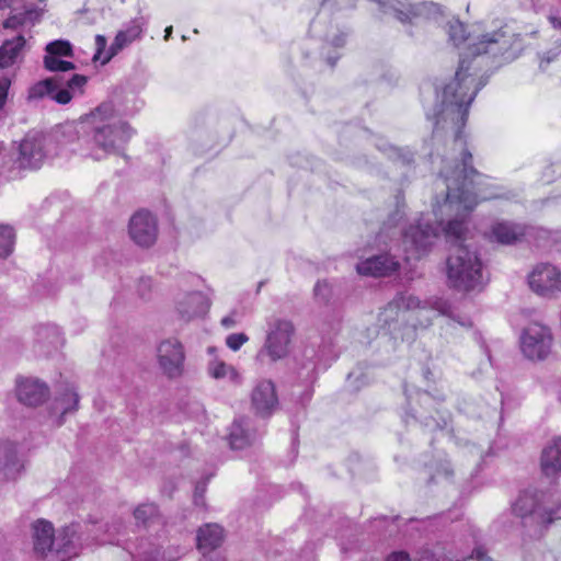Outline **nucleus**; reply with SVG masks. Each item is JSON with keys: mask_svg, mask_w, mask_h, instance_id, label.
<instances>
[{"mask_svg": "<svg viewBox=\"0 0 561 561\" xmlns=\"http://www.w3.org/2000/svg\"><path fill=\"white\" fill-rule=\"evenodd\" d=\"M151 285V278H146V279H142L141 283H140V286L142 287H150Z\"/></svg>", "mask_w": 561, "mask_h": 561, "instance_id": "54", "label": "nucleus"}, {"mask_svg": "<svg viewBox=\"0 0 561 561\" xmlns=\"http://www.w3.org/2000/svg\"><path fill=\"white\" fill-rule=\"evenodd\" d=\"M531 230V227L524 224L501 220L491 225L488 237L491 241L511 245L522 241Z\"/></svg>", "mask_w": 561, "mask_h": 561, "instance_id": "11", "label": "nucleus"}, {"mask_svg": "<svg viewBox=\"0 0 561 561\" xmlns=\"http://www.w3.org/2000/svg\"><path fill=\"white\" fill-rule=\"evenodd\" d=\"M251 404L262 416H268L276 410L278 398L272 380L263 379L256 382L251 392Z\"/></svg>", "mask_w": 561, "mask_h": 561, "instance_id": "13", "label": "nucleus"}, {"mask_svg": "<svg viewBox=\"0 0 561 561\" xmlns=\"http://www.w3.org/2000/svg\"><path fill=\"white\" fill-rule=\"evenodd\" d=\"M24 465L19 456L18 446L14 443L5 442L0 445V470L7 478L14 479L23 469Z\"/></svg>", "mask_w": 561, "mask_h": 561, "instance_id": "20", "label": "nucleus"}, {"mask_svg": "<svg viewBox=\"0 0 561 561\" xmlns=\"http://www.w3.org/2000/svg\"><path fill=\"white\" fill-rule=\"evenodd\" d=\"M324 28V19L322 18V13L318 15L316 20H313L310 24V34L311 36L319 37L320 39L329 43L331 46L337 48L342 47L345 43L346 34L340 32L336 27L330 26V28Z\"/></svg>", "mask_w": 561, "mask_h": 561, "instance_id": "26", "label": "nucleus"}, {"mask_svg": "<svg viewBox=\"0 0 561 561\" xmlns=\"http://www.w3.org/2000/svg\"><path fill=\"white\" fill-rule=\"evenodd\" d=\"M430 470V479L427 481L431 483H440V482H451L454 477V470L449 460L443 459L433 465L428 466Z\"/></svg>", "mask_w": 561, "mask_h": 561, "instance_id": "31", "label": "nucleus"}, {"mask_svg": "<svg viewBox=\"0 0 561 561\" xmlns=\"http://www.w3.org/2000/svg\"><path fill=\"white\" fill-rule=\"evenodd\" d=\"M79 397L75 389H67L61 398L56 400V411H61V414L75 411L78 408Z\"/></svg>", "mask_w": 561, "mask_h": 561, "instance_id": "35", "label": "nucleus"}, {"mask_svg": "<svg viewBox=\"0 0 561 561\" xmlns=\"http://www.w3.org/2000/svg\"><path fill=\"white\" fill-rule=\"evenodd\" d=\"M294 325L290 321L277 319L268 324L263 346L259 350L255 360L263 363L265 358L275 363L286 358L290 353Z\"/></svg>", "mask_w": 561, "mask_h": 561, "instance_id": "5", "label": "nucleus"}, {"mask_svg": "<svg viewBox=\"0 0 561 561\" xmlns=\"http://www.w3.org/2000/svg\"><path fill=\"white\" fill-rule=\"evenodd\" d=\"M146 22L142 18H137L133 20L124 30H121L113 43L111 44L108 50L105 51L107 41L103 35L95 36V46L96 51L93 56L94 60L101 61V64L108 62L116 54H118L123 48L130 45L133 42L139 39L144 32Z\"/></svg>", "mask_w": 561, "mask_h": 561, "instance_id": "6", "label": "nucleus"}, {"mask_svg": "<svg viewBox=\"0 0 561 561\" xmlns=\"http://www.w3.org/2000/svg\"><path fill=\"white\" fill-rule=\"evenodd\" d=\"M528 283L538 295L552 297L561 290V272L554 265L541 263L533 270Z\"/></svg>", "mask_w": 561, "mask_h": 561, "instance_id": "9", "label": "nucleus"}, {"mask_svg": "<svg viewBox=\"0 0 561 561\" xmlns=\"http://www.w3.org/2000/svg\"><path fill=\"white\" fill-rule=\"evenodd\" d=\"M208 307V301L201 291L183 294L176 299L178 312L184 320H191L205 314Z\"/></svg>", "mask_w": 561, "mask_h": 561, "instance_id": "17", "label": "nucleus"}, {"mask_svg": "<svg viewBox=\"0 0 561 561\" xmlns=\"http://www.w3.org/2000/svg\"><path fill=\"white\" fill-rule=\"evenodd\" d=\"M41 16V11L37 9H28L24 12L13 14L9 16L3 26L5 28H18L22 26H32Z\"/></svg>", "mask_w": 561, "mask_h": 561, "instance_id": "32", "label": "nucleus"}, {"mask_svg": "<svg viewBox=\"0 0 561 561\" xmlns=\"http://www.w3.org/2000/svg\"><path fill=\"white\" fill-rule=\"evenodd\" d=\"M541 470L547 477L561 472V437L554 438L541 454Z\"/></svg>", "mask_w": 561, "mask_h": 561, "instance_id": "23", "label": "nucleus"}, {"mask_svg": "<svg viewBox=\"0 0 561 561\" xmlns=\"http://www.w3.org/2000/svg\"><path fill=\"white\" fill-rule=\"evenodd\" d=\"M46 138L41 135L26 136L19 148L18 162L24 169H37L41 167L46 152L44 146Z\"/></svg>", "mask_w": 561, "mask_h": 561, "instance_id": "12", "label": "nucleus"}, {"mask_svg": "<svg viewBox=\"0 0 561 561\" xmlns=\"http://www.w3.org/2000/svg\"><path fill=\"white\" fill-rule=\"evenodd\" d=\"M399 268V263L389 255H376L359 262L356 271L363 276H388Z\"/></svg>", "mask_w": 561, "mask_h": 561, "instance_id": "18", "label": "nucleus"}, {"mask_svg": "<svg viewBox=\"0 0 561 561\" xmlns=\"http://www.w3.org/2000/svg\"><path fill=\"white\" fill-rule=\"evenodd\" d=\"M330 291V285L325 280L318 282L314 286V295L320 299L325 300L329 297Z\"/></svg>", "mask_w": 561, "mask_h": 561, "instance_id": "42", "label": "nucleus"}, {"mask_svg": "<svg viewBox=\"0 0 561 561\" xmlns=\"http://www.w3.org/2000/svg\"><path fill=\"white\" fill-rule=\"evenodd\" d=\"M10 84H11V80L9 78H2L0 80V110H2V107L5 104Z\"/></svg>", "mask_w": 561, "mask_h": 561, "instance_id": "43", "label": "nucleus"}, {"mask_svg": "<svg viewBox=\"0 0 561 561\" xmlns=\"http://www.w3.org/2000/svg\"><path fill=\"white\" fill-rule=\"evenodd\" d=\"M215 351H216V350H215V347H208V350H207V352H208L209 354L215 353Z\"/></svg>", "mask_w": 561, "mask_h": 561, "instance_id": "57", "label": "nucleus"}, {"mask_svg": "<svg viewBox=\"0 0 561 561\" xmlns=\"http://www.w3.org/2000/svg\"><path fill=\"white\" fill-rule=\"evenodd\" d=\"M405 403L403 404V422L407 425L417 424V408L420 405V390L416 386H404Z\"/></svg>", "mask_w": 561, "mask_h": 561, "instance_id": "27", "label": "nucleus"}, {"mask_svg": "<svg viewBox=\"0 0 561 561\" xmlns=\"http://www.w3.org/2000/svg\"><path fill=\"white\" fill-rule=\"evenodd\" d=\"M386 13H393L402 23L412 22L417 19V8L405 3L402 0H388L381 3Z\"/></svg>", "mask_w": 561, "mask_h": 561, "instance_id": "30", "label": "nucleus"}, {"mask_svg": "<svg viewBox=\"0 0 561 561\" xmlns=\"http://www.w3.org/2000/svg\"><path fill=\"white\" fill-rule=\"evenodd\" d=\"M26 39L23 35H18L7 39L0 46V68H9L22 61Z\"/></svg>", "mask_w": 561, "mask_h": 561, "instance_id": "21", "label": "nucleus"}, {"mask_svg": "<svg viewBox=\"0 0 561 561\" xmlns=\"http://www.w3.org/2000/svg\"><path fill=\"white\" fill-rule=\"evenodd\" d=\"M309 370H310V371H313V370H314V365H313V364H311V365H310V369H309Z\"/></svg>", "mask_w": 561, "mask_h": 561, "instance_id": "58", "label": "nucleus"}, {"mask_svg": "<svg viewBox=\"0 0 561 561\" xmlns=\"http://www.w3.org/2000/svg\"><path fill=\"white\" fill-rule=\"evenodd\" d=\"M38 337L41 340H47L48 343L57 345L60 342L59 330L55 325H44L38 330Z\"/></svg>", "mask_w": 561, "mask_h": 561, "instance_id": "40", "label": "nucleus"}, {"mask_svg": "<svg viewBox=\"0 0 561 561\" xmlns=\"http://www.w3.org/2000/svg\"><path fill=\"white\" fill-rule=\"evenodd\" d=\"M237 323H238V319H237L236 312H231L230 314H228L221 319V325L226 329H231V328L236 327Z\"/></svg>", "mask_w": 561, "mask_h": 561, "instance_id": "45", "label": "nucleus"}, {"mask_svg": "<svg viewBox=\"0 0 561 561\" xmlns=\"http://www.w3.org/2000/svg\"><path fill=\"white\" fill-rule=\"evenodd\" d=\"M34 549L37 553L45 554L54 548V527L44 519H39L33 525Z\"/></svg>", "mask_w": 561, "mask_h": 561, "instance_id": "24", "label": "nucleus"}, {"mask_svg": "<svg viewBox=\"0 0 561 561\" xmlns=\"http://www.w3.org/2000/svg\"><path fill=\"white\" fill-rule=\"evenodd\" d=\"M478 533L479 531H476V530L472 533V537H473L474 542L478 541V538H479Z\"/></svg>", "mask_w": 561, "mask_h": 561, "instance_id": "56", "label": "nucleus"}, {"mask_svg": "<svg viewBox=\"0 0 561 561\" xmlns=\"http://www.w3.org/2000/svg\"><path fill=\"white\" fill-rule=\"evenodd\" d=\"M88 78L82 75H72L65 79L64 76H54L33 84L28 91L30 99L50 98L58 104H68L72 99L84 92Z\"/></svg>", "mask_w": 561, "mask_h": 561, "instance_id": "4", "label": "nucleus"}, {"mask_svg": "<svg viewBox=\"0 0 561 561\" xmlns=\"http://www.w3.org/2000/svg\"><path fill=\"white\" fill-rule=\"evenodd\" d=\"M134 516L137 523L146 526L158 517V507L153 503H144L135 508Z\"/></svg>", "mask_w": 561, "mask_h": 561, "instance_id": "36", "label": "nucleus"}, {"mask_svg": "<svg viewBox=\"0 0 561 561\" xmlns=\"http://www.w3.org/2000/svg\"><path fill=\"white\" fill-rule=\"evenodd\" d=\"M158 363L170 378L180 377L184 371L185 352L183 344L175 337L160 342L157 347Z\"/></svg>", "mask_w": 561, "mask_h": 561, "instance_id": "8", "label": "nucleus"}, {"mask_svg": "<svg viewBox=\"0 0 561 561\" xmlns=\"http://www.w3.org/2000/svg\"><path fill=\"white\" fill-rule=\"evenodd\" d=\"M419 299L413 297L401 296L397 300L390 302L380 313V321L385 324L390 325V321L399 320L401 307L404 306L407 309L419 307Z\"/></svg>", "mask_w": 561, "mask_h": 561, "instance_id": "29", "label": "nucleus"}, {"mask_svg": "<svg viewBox=\"0 0 561 561\" xmlns=\"http://www.w3.org/2000/svg\"><path fill=\"white\" fill-rule=\"evenodd\" d=\"M386 561H410V557L404 551L392 552Z\"/></svg>", "mask_w": 561, "mask_h": 561, "instance_id": "46", "label": "nucleus"}, {"mask_svg": "<svg viewBox=\"0 0 561 561\" xmlns=\"http://www.w3.org/2000/svg\"><path fill=\"white\" fill-rule=\"evenodd\" d=\"M424 391H425L428 396H431L433 399H435V400L442 401V400H444V399H445V396H444L443 391H440V390H437V389H433V390H431V389H425Z\"/></svg>", "mask_w": 561, "mask_h": 561, "instance_id": "48", "label": "nucleus"}, {"mask_svg": "<svg viewBox=\"0 0 561 561\" xmlns=\"http://www.w3.org/2000/svg\"><path fill=\"white\" fill-rule=\"evenodd\" d=\"M325 58H327V61L329 65L334 66L336 60L339 59V56L337 55L336 56L328 55Z\"/></svg>", "mask_w": 561, "mask_h": 561, "instance_id": "51", "label": "nucleus"}, {"mask_svg": "<svg viewBox=\"0 0 561 561\" xmlns=\"http://www.w3.org/2000/svg\"><path fill=\"white\" fill-rule=\"evenodd\" d=\"M249 341L244 333H232L226 337V345L233 352L239 351Z\"/></svg>", "mask_w": 561, "mask_h": 561, "instance_id": "41", "label": "nucleus"}, {"mask_svg": "<svg viewBox=\"0 0 561 561\" xmlns=\"http://www.w3.org/2000/svg\"><path fill=\"white\" fill-rule=\"evenodd\" d=\"M15 232L9 225H0V256L10 255L14 249Z\"/></svg>", "mask_w": 561, "mask_h": 561, "instance_id": "33", "label": "nucleus"}, {"mask_svg": "<svg viewBox=\"0 0 561 561\" xmlns=\"http://www.w3.org/2000/svg\"><path fill=\"white\" fill-rule=\"evenodd\" d=\"M80 546V537L78 535V525L72 524L64 527L55 537L54 548L62 558H71L77 554Z\"/></svg>", "mask_w": 561, "mask_h": 561, "instance_id": "19", "label": "nucleus"}, {"mask_svg": "<svg viewBox=\"0 0 561 561\" xmlns=\"http://www.w3.org/2000/svg\"><path fill=\"white\" fill-rule=\"evenodd\" d=\"M128 232L137 245L149 248L158 237L157 219L147 210L137 211L129 220Z\"/></svg>", "mask_w": 561, "mask_h": 561, "instance_id": "10", "label": "nucleus"}, {"mask_svg": "<svg viewBox=\"0 0 561 561\" xmlns=\"http://www.w3.org/2000/svg\"><path fill=\"white\" fill-rule=\"evenodd\" d=\"M552 335L550 330L541 324L528 325L520 336L523 354L531 360H543L551 353Z\"/></svg>", "mask_w": 561, "mask_h": 561, "instance_id": "7", "label": "nucleus"}, {"mask_svg": "<svg viewBox=\"0 0 561 561\" xmlns=\"http://www.w3.org/2000/svg\"><path fill=\"white\" fill-rule=\"evenodd\" d=\"M454 321H457L460 325L462 327H470L471 325V321L468 319V318H465V319H459V318H456L455 316L451 318Z\"/></svg>", "mask_w": 561, "mask_h": 561, "instance_id": "50", "label": "nucleus"}, {"mask_svg": "<svg viewBox=\"0 0 561 561\" xmlns=\"http://www.w3.org/2000/svg\"><path fill=\"white\" fill-rule=\"evenodd\" d=\"M447 26H448L447 33H448L449 39L454 43V45L458 46L459 44H461L462 42L466 41V38H467L466 30H465L463 24L460 21H458V20L449 21L447 23Z\"/></svg>", "mask_w": 561, "mask_h": 561, "instance_id": "39", "label": "nucleus"}, {"mask_svg": "<svg viewBox=\"0 0 561 561\" xmlns=\"http://www.w3.org/2000/svg\"><path fill=\"white\" fill-rule=\"evenodd\" d=\"M542 497V494L526 490L513 504V512L522 518L523 527L536 537H541L553 520L561 518L560 508L545 506Z\"/></svg>", "mask_w": 561, "mask_h": 561, "instance_id": "3", "label": "nucleus"}, {"mask_svg": "<svg viewBox=\"0 0 561 561\" xmlns=\"http://www.w3.org/2000/svg\"><path fill=\"white\" fill-rule=\"evenodd\" d=\"M403 245L407 252L405 260H420L421 257V225L415 221L409 229L403 233Z\"/></svg>", "mask_w": 561, "mask_h": 561, "instance_id": "28", "label": "nucleus"}, {"mask_svg": "<svg viewBox=\"0 0 561 561\" xmlns=\"http://www.w3.org/2000/svg\"><path fill=\"white\" fill-rule=\"evenodd\" d=\"M522 49H467L460 54L458 67L454 77L447 82H435L436 106L428 119L433 122L434 134L451 131L459 153L453 165L445 159L439 170V176L446 187L445 199L436 201L434 213H455V219L444 227L450 252L446 259V275L448 285L460 291L480 290L489 278L484 272L483 262L477 251L466 244L467 228L465 218L479 202L501 198L495 187L486 183L488 178L473 165V157L467 148V137L463 133L469 108L479 91L486 84V79L479 76L473 65L483 55L502 57L504 61L517 58Z\"/></svg>", "mask_w": 561, "mask_h": 561, "instance_id": "1", "label": "nucleus"}, {"mask_svg": "<svg viewBox=\"0 0 561 561\" xmlns=\"http://www.w3.org/2000/svg\"><path fill=\"white\" fill-rule=\"evenodd\" d=\"M423 561H493L481 547H476L470 556L455 551L453 546H436L432 550L423 549Z\"/></svg>", "mask_w": 561, "mask_h": 561, "instance_id": "16", "label": "nucleus"}, {"mask_svg": "<svg viewBox=\"0 0 561 561\" xmlns=\"http://www.w3.org/2000/svg\"><path fill=\"white\" fill-rule=\"evenodd\" d=\"M354 0H324L323 7L337 5L340 9L353 5Z\"/></svg>", "mask_w": 561, "mask_h": 561, "instance_id": "44", "label": "nucleus"}, {"mask_svg": "<svg viewBox=\"0 0 561 561\" xmlns=\"http://www.w3.org/2000/svg\"><path fill=\"white\" fill-rule=\"evenodd\" d=\"M206 370L208 376L216 380H227L233 386H240L243 382L239 370L216 355L208 362Z\"/></svg>", "mask_w": 561, "mask_h": 561, "instance_id": "22", "label": "nucleus"}, {"mask_svg": "<svg viewBox=\"0 0 561 561\" xmlns=\"http://www.w3.org/2000/svg\"><path fill=\"white\" fill-rule=\"evenodd\" d=\"M46 53L53 56L70 57L72 56V48L69 42L58 39L47 44Z\"/></svg>", "mask_w": 561, "mask_h": 561, "instance_id": "38", "label": "nucleus"}, {"mask_svg": "<svg viewBox=\"0 0 561 561\" xmlns=\"http://www.w3.org/2000/svg\"><path fill=\"white\" fill-rule=\"evenodd\" d=\"M228 439L232 449H243L251 445L255 435L251 430L249 420H236L230 427Z\"/></svg>", "mask_w": 561, "mask_h": 561, "instance_id": "25", "label": "nucleus"}, {"mask_svg": "<svg viewBox=\"0 0 561 561\" xmlns=\"http://www.w3.org/2000/svg\"><path fill=\"white\" fill-rule=\"evenodd\" d=\"M18 400L25 405L41 404L48 396L45 382L32 377H18L15 380Z\"/></svg>", "mask_w": 561, "mask_h": 561, "instance_id": "14", "label": "nucleus"}, {"mask_svg": "<svg viewBox=\"0 0 561 561\" xmlns=\"http://www.w3.org/2000/svg\"><path fill=\"white\" fill-rule=\"evenodd\" d=\"M557 57V53L548 51L540 62V67L543 69V64H550Z\"/></svg>", "mask_w": 561, "mask_h": 561, "instance_id": "49", "label": "nucleus"}, {"mask_svg": "<svg viewBox=\"0 0 561 561\" xmlns=\"http://www.w3.org/2000/svg\"><path fill=\"white\" fill-rule=\"evenodd\" d=\"M164 33H165V34H164V38H165V39H169V38H170V36H171V34H172V26H168V27L165 28Z\"/></svg>", "mask_w": 561, "mask_h": 561, "instance_id": "55", "label": "nucleus"}, {"mask_svg": "<svg viewBox=\"0 0 561 561\" xmlns=\"http://www.w3.org/2000/svg\"><path fill=\"white\" fill-rule=\"evenodd\" d=\"M550 21L554 27L561 28V19L560 18H551Z\"/></svg>", "mask_w": 561, "mask_h": 561, "instance_id": "52", "label": "nucleus"}, {"mask_svg": "<svg viewBox=\"0 0 561 561\" xmlns=\"http://www.w3.org/2000/svg\"><path fill=\"white\" fill-rule=\"evenodd\" d=\"M45 68L49 71H69L75 69L71 61L62 60L60 56L47 55L44 57Z\"/></svg>", "mask_w": 561, "mask_h": 561, "instance_id": "37", "label": "nucleus"}, {"mask_svg": "<svg viewBox=\"0 0 561 561\" xmlns=\"http://www.w3.org/2000/svg\"><path fill=\"white\" fill-rule=\"evenodd\" d=\"M12 0H0V9L10 7Z\"/></svg>", "mask_w": 561, "mask_h": 561, "instance_id": "53", "label": "nucleus"}, {"mask_svg": "<svg viewBox=\"0 0 561 561\" xmlns=\"http://www.w3.org/2000/svg\"><path fill=\"white\" fill-rule=\"evenodd\" d=\"M134 130L122 119L112 101L103 102L79 122L58 126L55 137L62 151L102 160L118 153Z\"/></svg>", "mask_w": 561, "mask_h": 561, "instance_id": "2", "label": "nucleus"}, {"mask_svg": "<svg viewBox=\"0 0 561 561\" xmlns=\"http://www.w3.org/2000/svg\"><path fill=\"white\" fill-rule=\"evenodd\" d=\"M205 491V488L204 486H199L197 485L196 486V490H195V495H194V502L196 505H203V493Z\"/></svg>", "mask_w": 561, "mask_h": 561, "instance_id": "47", "label": "nucleus"}, {"mask_svg": "<svg viewBox=\"0 0 561 561\" xmlns=\"http://www.w3.org/2000/svg\"><path fill=\"white\" fill-rule=\"evenodd\" d=\"M445 19L444 10L438 3L423 2V22H432L440 26L445 23Z\"/></svg>", "mask_w": 561, "mask_h": 561, "instance_id": "34", "label": "nucleus"}, {"mask_svg": "<svg viewBox=\"0 0 561 561\" xmlns=\"http://www.w3.org/2000/svg\"><path fill=\"white\" fill-rule=\"evenodd\" d=\"M224 539V529L217 524H206L197 533V548L203 557L199 561H214L213 557L219 559L216 549Z\"/></svg>", "mask_w": 561, "mask_h": 561, "instance_id": "15", "label": "nucleus"}]
</instances>
